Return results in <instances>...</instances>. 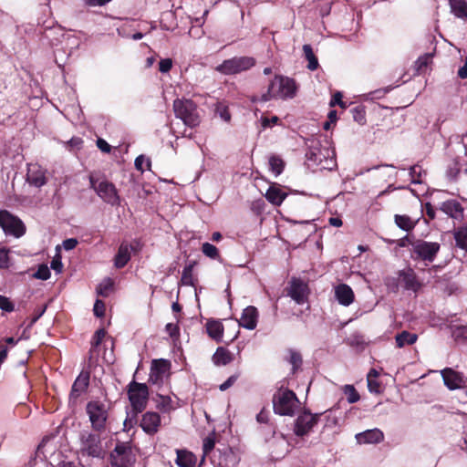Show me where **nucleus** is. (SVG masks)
<instances>
[{
	"instance_id": "obj_5",
	"label": "nucleus",
	"mask_w": 467,
	"mask_h": 467,
	"mask_svg": "<svg viewBox=\"0 0 467 467\" xmlns=\"http://www.w3.org/2000/svg\"><path fill=\"white\" fill-rule=\"evenodd\" d=\"M86 411L88 415L92 429L96 432L105 431L109 418L106 405L99 400H91L88 402Z\"/></svg>"
},
{
	"instance_id": "obj_24",
	"label": "nucleus",
	"mask_w": 467,
	"mask_h": 467,
	"mask_svg": "<svg viewBox=\"0 0 467 467\" xmlns=\"http://www.w3.org/2000/svg\"><path fill=\"white\" fill-rule=\"evenodd\" d=\"M206 332L208 336L217 343H220L223 340V325L219 320H208L206 322Z\"/></svg>"
},
{
	"instance_id": "obj_42",
	"label": "nucleus",
	"mask_w": 467,
	"mask_h": 467,
	"mask_svg": "<svg viewBox=\"0 0 467 467\" xmlns=\"http://www.w3.org/2000/svg\"><path fill=\"white\" fill-rule=\"evenodd\" d=\"M202 252L211 259H220V254L217 247L210 243H204L202 245Z\"/></svg>"
},
{
	"instance_id": "obj_55",
	"label": "nucleus",
	"mask_w": 467,
	"mask_h": 467,
	"mask_svg": "<svg viewBox=\"0 0 467 467\" xmlns=\"http://www.w3.org/2000/svg\"><path fill=\"white\" fill-rule=\"evenodd\" d=\"M145 161H147L148 168L150 169V164H151L150 161L149 159L146 160L143 155L138 156L135 159V167H136V169L138 171H144L143 164H144Z\"/></svg>"
},
{
	"instance_id": "obj_1",
	"label": "nucleus",
	"mask_w": 467,
	"mask_h": 467,
	"mask_svg": "<svg viewBox=\"0 0 467 467\" xmlns=\"http://www.w3.org/2000/svg\"><path fill=\"white\" fill-rule=\"evenodd\" d=\"M172 109L177 119L191 129L196 128L202 122V116L198 105L189 99H176L172 103Z\"/></svg>"
},
{
	"instance_id": "obj_34",
	"label": "nucleus",
	"mask_w": 467,
	"mask_h": 467,
	"mask_svg": "<svg viewBox=\"0 0 467 467\" xmlns=\"http://www.w3.org/2000/svg\"><path fill=\"white\" fill-rule=\"evenodd\" d=\"M394 221L399 228L406 232L413 230L417 223V222H414L410 216L405 214H396L394 216Z\"/></svg>"
},
{
	"instance_id": "obj_38",
	"label": "nucleus",
	"mask_w": 467,
	"mask_h": 467,
	"mask_svg": "<svg viewBox=\"0 0 467 467\" xmlns=\"http://www.w3.org/2000/svg\"><path fill=\"white\" fill-rule=\"evenodd\" d=\"M114 282L110 278L103 280L97 287V293L99 296L107 297L109 296L113 289Z\"/></svg>"
},
{
	"instance_id": "obj_17",
	"label": "nucleus",
	"mask_w": 467,
	"mask_h": 467,
	"mask_svg": "<svg viewBox=\"0 0 467 467\" xmlns=\"http://www.w3.org/2000/svg\"><path fill=\"white\" fill-rule=\"evenodd\" d=\"M107 335L105 328L98 329L93 335L90 342V349L88 351V366H94L98 362L99 356V346Z\"/></svg>"
},
{
	"instance_id": "obj_3",
	"label": "nucleus",
	"mask_w": 467,
	"mask_h": 467,
	"mask_svg": "<svg viewBox=\"0 0 467 467\" xmlns=\"http://www.w3.org/2000/svg\"><path fill=\"white\" fill-rule=\"evenodd\" d=\"M127 392L132 412L134 416H137L147 408L150 394L149 388L145 383H139L132 380L128 385Z\"/></svg>"
},
{
	"instance_id": "obj_2",
	"label": "nucleus",
	"mask_w": 467,
	"mask_h": 467,
	"mask_svg": "<svg viewBox=\"0 0 467 467\" xmlns=\"http://www.w3.org/2000/svg\"><path fill=\"white\" fill-rule=\"evenodd\" d=\"M296 86L294 79L275 76L268 85L267 91L262 95V101H269L273 99L293 98L296 95Z\"/></svg>"
},
{
	"instance_id": "obj_36",
	"label": "nucleus",
	"mask_w": 467,
	"mask_h": 467,
	"mask_svg": "<svg viewBox=\"0 0 467 467\" xmlns=\"http://www.w3.org/2000/svg\"><path fill=\"white\" fill-rule=\"evenodd\" d=\"M418 336L408 331H402L399 333L395 339L397 347L403 348L406 345H412L417 341Z\"/></svg>"
},
{
	"instance_id": "obj_21",
	"label": "nucleus",
	"mask_w": 467,
	"mask_h": 467,
	"mask_svg": "<svg viewBox=\"0 0 467 467\" xmlns=\"http://www.w3.org/2000/svg\"><path fill=\"white\" fill-rule=\"evenodd\" d=\"M258 321V310L255 306H249L244 309L239 324L247 329H254Z\"/></svg>"
},
{
	"instance_id": "obj_60",
	"label": "nucleus",
	"mask_w": 467,
	"mask_h": 467,
	"mask_svg": "<svg viewBox=\"0 0 467 467\" xmlns=\"http://www.w3.org/2000/svg\"><path fill=\"white\" fill-rule=\"evenodd\" d=\"M425 214L428 216L429 220H433L435 218V209L431 205V202H426L424 206Z\"/></svg>"
},
{
	"instance_id": "obj_50",
	"label": "nucleus",
	"mask_w": 467,
	"mask_h": 467,
	"mask_svg": "<svg viewBox=\"0 0 467 467\" xmlns=\"http://www.w3.org/2000/svg\"><path fill=\"white\" fill-rule=\"evenodd\" d=\"M367 380H368V388L370 392L380 393L381 385H380L379 381H378L375 379H370L369 377H367Z\"/></svg>"
},
{
	"instance_id": "obj_41",
	"label": "nucleus",
	"mask_w": 467,
	"mask_h": 467,
	"mask_svg": "<svg viewBox=\"0 0 467 467\" xmlns=\"http://www.w3.org/2000/svg\"><path fill=\"white\" fill-rule=\"evenodd\" d=\"M215 115L219 116L223 120L226 122H229L231 120V113L225 102L216 103Z\"/></svg>"
},
{
	"instance_id": "obj_59",
	"label": "nucleus",
	"mask_w": 467,
	"mask_h": 467,
	"mask_svg": "<svg viewBox=\"0 0 467 467\" xmlns=\"http://www.w3.org/2000/svg\"><path fill=\"white\" fill-rule=\"evenodd\" d=\"M78 244V242L76 238H68L63 242V247L65 250L69 251L74 249Z\"/></svg>"
},
{
	"instance_id": "obj_19",
	"label": "nucleus",
	"mask_w": 467,
	"mask_h": 467,
	"mask_svg": "<svg viewBox=\"0 0 467 467\" xmlns=\"http://www.w3.org/2000/svg\"><path fill=\"white\" fill-rule=\"evenodd\" d=\"M441 376L445 386L449 389H460L463 383V379L461 373L453 370L451 368H446L441 370Z\"/></svg>"
},
{
	"instance_id": "obj_33",
	"label": "nucleus",
	"mask_w": 467,
	"mask_h": 467,
	"mask_svg": "<svg viewBox=\"0 0 467 467\" xmlns=\"http://www.w3.org/2000/svg\"><path fill=\"white\" fill-rule=\"evenodd\" d=\"M269 170L275 175H280L285 167V161L275 154H272L268 159Z\"/></svg>"
},
{
	"instance_id": "obj_32",
	"label": "nucleus",
	"mask_w": 467,
	"mask_h": 467,
	"mask_svg": "<svg viewBox=\"0 0 467 467\" xmlns=\"http://www.w3.org/2000/svg\"><path fill=\"white\" fill-rule=\"evenodd\" d=\"M451 10L459 18H467V2L465 0H449Z\"/></svg>"
},
{
	"instance_id": "obj_44",
	"label": "nucleus",
	"mask_w": 467,
	"mask_h": 467,
	"mask_svg": "<svg viewBox=\"0 0 467 467\" xmlns=\"http://www.w3.org/2000/svg\"><path fill=\"white\" fill-rule=\"evenodd\" d=\"M344 393L347 396V400L349 403H356L359 400L360 396L353 385H346L344 388Z\"/></svg>"
},
{
	"instance_id": "obj_57",
	"label": "nucleus",
	"mask_w": 467,
	"mask_h": 467,
	"mask_svg": "<svg viewBox=\"0 0 467 467\" xmlns=\"http://www.w3.org/2000/svg\"><path fill=\"white\" fill-rule=\"evenodd\" d=\"M261 120L263 128L265 129L276 124L279 121V118L276 116H273L272 118L263 116Z\"/></svg>"
},
{
	"instance_id": "obj_18",
	"label": "nucleus",
	"mask_w": 467,
	"mask_h": 467,
	"mask_svg": "<svg viewBox=\"0 0 467 467\" xmlns=\"http://www.w3.org/2000/svg\"><path fill=\"white\" fill-rule=\"evenodd\" d=\"M170 367L171 363L166 359H154L151 364L149 380L152 383H157L160 380L161 381L164 374L169 370Z\"/></svg>"
},
{
	"instance_id": "obj_39",
	"label": "nucleus",
	"mask_w": 467,
	"mask_h": 467,
	"mask_svg": "<svg viewBox=\"0 0 467 467\" xmlns=\"http://www.w3.org/2000/svg\"><path fill=\"white\" fill-rule=\"evenodd\" d=\"M159 400H157L156 408L162 412H170L173 410L172 400L171 397L164 395H158Z\"/></svg>"
},
{
	"instance_id": "obj_8",
	"label": "nucleus",
	"mask_w": 467,
	"mask_h": 467,
	"mask_svg": "<svg viewBox=\"0 0 467 467\" xmlns=\"http://www.w3.org/2000/svg\"><path fill=\"white\" fill-rule=\"evenodd\" d=\"M411 257L414 260H421L427 263H432L440 249L441 245L436 242H427L424 240H416L410 243Z\"/></svg>"
},
{
	"instance_id": "obj_14",
	"label": "nucleus",
	"mask_w": 467,
	"mask_h": 467,
	"mask_svg": "<svg viewBox=\"0 0 467 467\" xmlns=\"http://www.w3.org/2000/svg\"><path fill=\"white\" fill-rule=\"evenodd\" d=\"M47 170L37 163H30L27 166L26 182L34 187L40 188L47 184Z\"/></svg>"
},
{
	"instance_id": "obj_22",
	"label": "nucleus",
	"mask_w": 467,
	"mask_h": 467,
	"mask_svg": "<svg viewBox=\"0 0 467 467\" xmlns=\"http://www.w3.org/2000/svg\"><path fill=\"white\" fill-rule=\"evenodd\" d=\"M335 297L340 305L348 306L354 302L355 294L348 285L339 284L335 287Z\"/></svg>"
},
{
	"instance_id": "obj_31",
	"label": "nucleus",
	"mask_w": 467,
	"mask_h": 467,
	"mask_svg": "<svg viewBox=\"0 0 467 467\" xmlns=\"http://www.w3.org/2000/svg\"><path fill=\"white\" fill-rule=\"evenodd\" d=\"M195 265L196 262L191 261L184 266L181 277V284L182 285H194L193 269Z\"/></svg>"
},
{
	"instance_id": "obj_26",
	"label": "nucleus",
	"mask_w": 467,
	"mask_h": 467,
	"mask_svg": "<svg viewBox=\"0 0 467 467\" xmlns=\"http://www.w3.org/2000/svg\"><path fill=\"white\" fill-rule=\"evenodd\" d=\"M286 196V192H283L276 184L271 185L265 193L266 200L275 206L281 205Z\"/></svg>"
},
{
	"instance_id": "obj_48",
	"label": "nucleus",
	"mask_w": 467,
	"mask_h": 467,
	"mask_svg": "<svg viewBox=\"0 0 467 467\" xmlns=\"http://www.w3.org/2000/svg\"><path fill=\"white\" fill-rule=\"evenodd\" d=\"M0 309L5 312H12L15 309V306L8 297L0 295Z\"/></svg>"
},
{
	"instance_id": "obj_56",
	"label": "nucleus",
	"mask_w": 467,
	"mask_h": 467,
	"mask_svg": "<svg viewBox=\"0 0 467 467\" xmlns=\"http://www.w3.org/2000/svg\"><path fill=\"white\" fill-rule=\"evenodd\" d=\"M47 306L39 307L34 311L33 317L30 320L28 327H32L45 313Z\"/></svg>"
},
{
	"instance_id": "obj_49",
	"label": "nucleus",
	"mask_w": 467,
	"mask_h": 467,
	"mask_svg": "<svg viewBox=\"0 0 467 467\" xmlns=\"http://www.w3.org/2000/svg\"><path fill=\"white\" fill-rule=\"evenodd\" d=\"M105 303L100 299H97L93 308L94 315L98 317H102L105 315Z\"/></svg>"
},
{
	"instance_id": "obj_11",
	"label": "nucleus",
	"mask_w": 467,
	"mask_h": 467,
	"mask_svg": "<svg viewBox=\"0 0 467 467\" xmlns=\"http://www.w3.org/2000/svg\"><path fill=\"white\" fill-rule=\"evenodd\" d=\"M321 415L322 413L312 414L309 410L304 409L295 420V434L298 437L307 435L317 424Z\"/></svg>"
},
{
	"instance_id": "obj_64",
	"label": "nucleus",
	"mask_w": 467,
	"mask_h": 467,
	"mask_svg": "<svg viewBox=\"0 0 467 467\" xmlns=\"http://www.w3.org/2000/svg\"><path fill=\"white\" fill-rule=\"evenodd\" d=\"M458 77L462 79L467 78V57L464 65L458 69Z\"/></svg>"
},
{
	"instance_id": "obj_54",
	"label": "nucleus",
	"mask_w": 467,
	"mask_h": 467,
	"mask_svg": "<svg viewBox=\"0 0 467 467\" xmlns=\"http://www.w3.org/2000/svg\"><path fill=\"white\" fill-rule=\"evenodd\" d=\"M172 67V61L170 58L161 59L159 63V70L162 73H167Z\"/></svg>"
},
{
	"instance_id": "obj_53",
	"label": "nucleus",
	"mask_w": 467,
	"mask_h": 467,
	"mask_svg": "<svg viewBox=\"0 0 467 467\" xmlns=\"http://www.w3.org/2000/svg\"><path fill=\"white\" fill-rule=\"evenodd\" d=\"M264 208H265V202L261 199L253 202L251 204V210L256 215H260L263 213Z\"/></svg>"
},
{
	"instance_id": "obj_9",
	"label": "nucleus",
	"mask_w": 467,
	"mask_h": 467,
	"mask_svg": "<svg viewBox=\"0 0 467 467\" xmlns=\"http://www.w3.org/2000/svg\"><path fill=\"white\" fill-rule=\"evenodd\" d=\"M0 227L6 234L16 238L26 234V225L22 220L7 210H0Z\"/></svg>"
},
{
	"instance_id": "obj_20",
	"label": "nucleus",
	"mask_w": 467,
	"mask_h": 467,
	"mask_svg": "<svg viewBox=\"0 0 467 467\" xmlns=\"http://www.w3.org/2000/svg\"><path fill=\"white\" fill-rule=\"evenodd\" d=\"M358 444H378L384 440L383 432L379 429L367 430L356 434Z\"/></svg>"
},
{
	"instance_id": "obj_12",
	"label": "nucleus",
	"mask_w": 467,
	"mask_h": 467,
	"mask_svg": "<svg viewBox=\"0 0 467 467\" xmlns=\"http://www.w3.org/2000/svg\"><path fill=\"white\" fill-rule=\"evenodd\" d=\"M91 188L95 190L97 194L107 203L115 205L119 203V195L115 185L108 181L98 182L93 177H90Z\"/></svg>"
},
{
	"instance_id": "obj_6",
	"label": "nucleus",
	"mask_w": 467,
	"mask_h": 467,
	"mask_svg": "<svg viewBox=\"0 0 467 467\" xmlns=\"http://www.w3.org/2000/svg\"><path fill=\"white\" fill-rule=\"evenodd\" d=\"M136 455L132 451L130 441L117 442L110 452V463L112 467H134Z\"/></svg>"
},
{
	"instance_id": "obj_58",
	"label": "nucleus",
	"mask_w": 467,
	"mask_h": 467,
	"mask_svg": "<svg viewBox=\"0 0 467 467\" xmlns=\"http://www.w3.org/2000/svg\"><path fill=\"white\" fill-rule=\"evenodd\" d=\"M97 147L104 153H109L111 150V146L103 139L99 138L97 140Z\"/></svg>"
},
{
	"instance_id": "obj_16",
	"label": "nucleus",
	"mask_w": 467,
	"mask_h": 467,
	"mask_svg": "<svg viewBox=\"0 0 467 467\" xmlns=\"http://www.w3.org/2000/svg\"><path fill=\"white\" fill-rule=\"evenodd\" d=\"M308 285L299 278H293L288 291L291 296L298 305L304 304L307 299Z\"/></svg>"
},
{
	"instance_id": "obj_61",
	"label": "nucleus",
	"mask_w": 467,
	"mask_h": 467,
	"mask_svg": "<svg viewBox=\"0 0 467 467\" xmlns=\"http://www.w3.org/2000/svg\"><path fill=\"white\" fill-rule=\"evenodd\" d=\"M87 5L89 6H101L110 2L111 0H83Z\"/></svg>"
},
{
	"instance_id": "obj_4",
	"label": "nucleus",
	"mask_w": 467,
	"mask_h": 467,
	"mask_svg": "<svg viewBox=\"0 0 467 467\" xmlns=\"http://www.w3.org/2000/svg\"><path fill=\"white\" fill-rule=\"evenodd\" d=\"M296 393L290 389H278L273 396V408L276 414L292 416L298 403Z\"/></svg>"
},
{
	"instance_id": "obj_52",
	"label": "nucleus",
	"mask_w": 467,
	"mask_h": 467,
	"mask_svg": "<svg viewBox=\"0 0 467 467\" xmlns=\"http://www.w3.org/2000/svg\"><path fill=\"white\" fill-rule=\"evenodd\" d=\"M238 378H239L238 373L230 376L223 384L220 385V387H219L220 390L224 391V390L228 389L229 388H231L236 382Z\"/></svg>"
},
{
	"instance_id": "obj_47",
	"label": "nucleus",
	"mask_w": 467,
	"mask_h": 467,
	"mask_svg": "<svg viewBox=\"0 0 467 467\" xmlns=\"http://www.w3.org/2000/svg\"><path fill=\"white\" fill-rule=\"evenodd\" d=\"M34 276L37 279L47 280L50 277L49 268L45 265H39Z\"/></svg>"
},
{
	"instance_id": "obj_27",
	"label": "nucleus",
	"mask_w": 467,
	"mask_h": 467,
	"mask_svg": "<svg viewBox=\"0 0 467 467\" xmlns=\"http://www.w3.org/2000/svg\"><path fill=\"white\" fill-rule=\"evenodd\" d=\"M212 360L216 366H225L234 360V355L227 348L218 347L212 357Z\"/></svg>"
},
{
	"instance_id": "obj_13",
	"label": "nucleus",
	"mask_w": 467,
	"mask_h": 467,
	"mask_svg": "<svg viewBox=\"0 0 467 467\" xmlns=\"http://www.w3.org/2000/svg\"><path fill=\"white\" fill-rule=\"evenodd\" d=\"M90 371L83 369L75 379L69 394V402L76 403L78 399L87 391L89 386Z\"/></svg>"
},
{
	"instance_id": "obj_28",
	"label": "nucleus",
	"mask_w": 467,
	"mask_h": 467,
	"mask_svg": "<svg viewBox=\"0 0 467 467\" xmlns=\"http://www.w3.org/2000/svg\"><path fill=\"white\" fill-rule=\"evenodd\" d=\"M441 210L452 218L462 216L463 209L461 203L455 200H449L441 203Z\"/></svg>"
},
{
	"instance_id": "obj_46",
	"label": "nucleus",
	"mask_w": 467,
	"mask_h": 467,
	"mask_svg": "<svg viewBox=\"0 0 467 467\" xmlns=\"http://www.w3.org/2000/svg\"><path fill=\"white\" fill-rule=\"evenodd\" d=\"M215 440L212 436H208L203 440L202 451L203 455H208L214 448Z\"/></svg>"
},
{
	"instance_id": "obj_15",
	"label": "nucleus",
	"mask_w": 467,
	"mask_h": 467,
	"mask_svg": "<svg viewBox=\"0 0 467 467\" xmlns=\"http://www.w3.org/2000/svg\"><path fill=\"white\" fill-rule=\"evenodd\" d=\"M140 426L148 435H154L159 431L161 416L157 412L147 411L142 415Z\"/></svg>"
},
{
	"instance_id": "obj_63",
	"label": "nucleus",
	"mask_w": 467,
	"mask_h": 467,
	"mask_svg": "<svg viewBox=\"0 0 467 467\" xmlns=\"http://www.w3.org/2000/svg\"><path fill=\"white\" fill-rule=\"evenodd\" d=\"M166 331L170 334L171 337H175L179 333V328L177 325L169 323L166 325Z\"/></svg>"
},
{
	"instance_id": "obj_29",
	"label": "nucleus",
	"mask_w": 467,
	"mask_h": 467,
	"mask_svg": "<svg viewBox=\"0 0 467 467\" xmlns=\"http://www.w3.org/2000/svg\"><path fill=\"white\" fill-rule=\"evenodd\" d=\"M176 464L179 467H195L196 456L186 450H177Z\"/></svg>"
},
{
	"instance_id": "obj_62",
	"label": "nucleus",
	"mask_w": 467,
	"mask_h": 467,
	"mask_svg": "<svg viewBox=\"0 0 467 467\" xmlns=\"http://www.w3.org/2000/svg\"><path fill=\"white\" fill-rule=\"evenodd\" d=\"M343 99V95L341 92L337 91L333 96L329 102V106L331 108L335 107L336 105H338L339 102H341V99Z\"/></svg>"
},
{
	"instance_id": "obj_45",
	"label": "nucleus",
	"mask_w": 467,
	"mask_h": 467,
	"mask_svg": "<svg viewBox=\"0 0 467 467\" xmlns=\"http://www.w3.org/2000/svg\"><path fill=\"white\" fill-rule=\"evenodd\" d=\"M452 336L454 339L458 342H467V327L459 326L455 327L452 331Z\"/></svg>"
},
{
	"instance_id": "obj_40",
	"label": "nucleus",
	"mask_w": 467,
	"mask_h": 467,
	"mask_svg": "<svg viewBox=\"0 0 467 467\" xmlns=\"http://www.w3.org/2000/svg\"><path fill=\"white\" fill-rule=\"evenodd\" d=\"M353 119L359 125L366 123V110L365 107L358 105L350 109Z\"/></svg>"
},
{
	"instance_id": "obj_23",
	"label": "nucleus",
	"mask_w": 467,
	"mask_h": 467,
	"mask_svg": "<svg viewBox=\"0 0 467 467\" xmlns=\"http://www.w3.org/2000/svg\"><path fill=\"white\" fill-rule=\"evenodd\" d=\"M400 277L403 287L407 290L417 292L421 287L415 272L410 268L401 271Z\"/></svg>"
},
{
	"instance_id": "obj_30",
	"label": "nucleus",
	"mask_w": 467,
	"mask_h": 467,
	"mask_svg": "<svg viewBox=\"0 0 467 467\" xmlns=\"http://www.w3.org/2000/svg\"><path fill=\"white\" fill-rule=\"evenodd\" d=\"M432 53H425L420 56L414 63V70L417 75H421L427 72L429 67L432 64Z\"/></svg>"
},
{
	"instance_id": "obj_35",
	"label": "nucleus",
	"mask_w": 467,
	"mask_h": 467,
	"mask_svg": "<svg viewBox=\"0 0 467 467\" xmlns=\"http://www.w3.org/2000/svg\"><path fill=\"white\" fill-rule=\"evenodd\" d=\"M303 52H304L305 58L308 62L307 68L311 71L317 69V67L319 66L318 60H317V57H316V55L314 54L311 45L305 44L303 46Z\"/></svg>"
},
{
	"instance_id": "obj_43",
	"label": "nucleus",
	"mask_w": 467,
	"mask_h": 467,
	"mask_svg": "<svg viewBox=\"0 0 467 467\" xmlns=\"http://www.w3.org/2000/svg\"><path fill=\"white\" fill-rule=\"evenodd\" d=\"M290 358L289 362L292 365V373L295 374L296 371L301 367L303 363L302 356L299 352L290 349Z\"/></svg>"
},
{
	"instance_id": "obj_10",
	"label": "nucleus",
	"mask_w": 467,
	"mask_h": 467,
	"mask_svg": "<svg viewBox=\"0 0 467 467\" xmlns=\"http://www.w3.org/2000/svg\"><path fill=\"white\" fill-rule=\"evenodd\" d=\"M254 64L255 60L253 57H234L224 60L216 70L225 75H234L251 68Z\"/></svg>"
},
{
	"instance_id": "obj_25",
	"label": "nucleus",
	"mask_w": 467,
	"mask_h": 467,
	"mask_svg": "<svg viewBox=\"0 0 467 467\" xmlns=\"http://www.w3.org/2000/svg\"><path fill=\"white\" fill-rule=\"evenodd\" d=\"M130 253L129 244L122 242L119 246L118 252L114 257V265L118 269H121L130 262Z\"/></svg>"
},
{
	"instance_id": "obj_7",
	"label": "nucleus",
	"mask_w": 467,
	"mask_h": 467,
	"mask_svg": "<svg viewBox=\"0 0 467 467\" xmlns=\"http://www.w3.org/2000/svg\"><path fill=\"white\" fill-rule=\"evenodd\" d=\"M100 432L92 433L84 431L80 435V452L84 456L103 458L105 451L102 446Z\"/></svg>"
},
{
	"instance_id": "obj_37",
	"label": "nucleus",
	"mask_w": 467,
	"mask_h": 467,
	"mask_svg": "<svg viewBox=\"0 0 467 467\" xmlns=\"http://www.w3.org/2000/svg\"><path fill=\"white\" fill-rule=\"evenodd\" d=\"M454 239L457 247L467 250V226L456 231L454 233Z\"/></svg>"
},
{
	"instance_id": "obj_51",
	"label": "nucleus",
	"mask_w": 467,
	"mask_h": 467,
	"mask_svg": "<svg viewBox=\"0 0 467 467\" xmlns=\"http://www.w3.org/2000/svg\"><path fill=\"white\" fill-rule=\"evenodd\" d=\"M9 267V253L8 250L2 248L0 249V268Z\"/></svg>"
}]
</instances>
